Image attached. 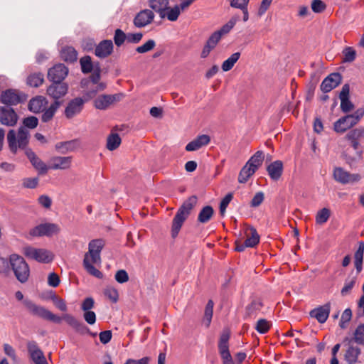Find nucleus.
Wrapping results in <instances>:
<instances>
[{
	"label": "nucleus",
	"mask_w": 364,
	"mask_h": 364,
	"mask_svg": "<svg viewBox=\"0 0 364 364\" xmlns=\"http://www.w3.org/2000/svg\"><path fill=\"white\" fill-rule=\"evenodd\" d=\"M214 214V210L212 206L206 205L199 212L198 221L201 223H208Z\"/></svg>",
	"instance_id": "obj_36"
},
{
	"label": "nucleus",
	"mask_w": 364,
	"mask_h": 364,
	"mask_svg": "<svg viewBox=\"0 0 364 364\" xmlns=\"http://www.w3.org/2000/svg\"><path fill=\"white\" fill-rule=\"evenodd\" d=\"M27 349L29 357L34 364H48L43 352L38 347L36 341L28 342Z\"/></svg>",
	"instance_id": "obj_12"
},
{
	"label": "nucleus",
	"mask_w": 364,
	"mask_h": 364,
	"mask_svg": "<svg viewBox=\"0 0 364 364\" xmlns=\"http://www.w3.org/2000/svg\"><path fill=\"white\" fill-rule=\"evenodd\" d=\"M245 234L247 237L245 240L246 245L250 246V247H254L259 242V235L253 226L246 225Z\"/></svg>",
	"instance_id": "obj_28"
},
{
	"label": "nucleus",
	"mask_w": 364,
	"mask_h": 364,
	"mask_svg": "<svg viewBox=\"0 0 364 364\" xmlns=\"http://www.w3.org/2000/svg\"><path fill=\"white\" fill-rule=\"evenodd\" d=\"M48 105L47 99L43 96H36L31 98L28 105L30 112L38 114L41 113Z\"/></svg>",
	"instance_id": "obj_21"
},
{
	"label": "nucleus",
	"mask_w": 364,
	"mask_h": 364,
	"mask_svg": "<svg viewBox=\"0 0 364 364\" xmlns=\"http://www.w3.org/2000/svg\"><path fill=\"white\" fill-rule=\"evenodd\" d=\"M166 11L167 13L166 14V16L171 21H176L181 13L180 7L178 5H176L171 9L168 7V9Z\"/></svg>",
	"instance_id": "obj_54"
},
{
	"label": "nucleus",
	"mask_w": 364,
	"mask_h": 364,
	"mask_svg": "<svg viewBox=\"0 0 364 364\" xmlns=\"http://www.w3.org/2000/svg\"><path fill=\"white\" fill-rule=\"evenodd\" d=\"M24 255L32 259L41 263H49L53 259V255L46 249H37L31 246L24 247Z\"/></svg>",
	"instance_id": "obj_6"
},
{
	"label": "nucleus",
	"mask_w": 364,
	"mask_h": 364,
	"mask_svg": "<svg viewBox=\"0 0 364 364\" xmlns=\"http://www.w3.org/2000/svg\"><path fill=\"white\" fill-rule=\"evenodd\" d=\"M354 105L348 98L341 99V109L343 113H348L353 110Z\"/></svg>",
	"instance_id": "obj_60"
},
{
	"label": "nucleus",
	"mask_w": 364,
	"mask_h": 364,
	"mask_svg": "<svg viewBox=\"0 0 364 364\" xmlns=\"http://www.w3.org/2000/svg\"><path fill=\"white\" fill-rule=\"evenodd\" d=\"M113 40L114 44L120 47L127 40V36L122 30L117 28L114 31Z\"/></svg>",
	"instance_id": "obj_48"
},
{
	"label": "nucleus",
	"mask_w": 364,
	"mask_h": 364,
	"mask_svg": "<svg viewBox=\"0 0 364 364\" xmlns=\"http://www.w3.org/2000/svg\"><path fill=\"white\" fill-rule=\"evenodd\" d=\"M356 281L357 276H353L352 277H348L347 279H346L344 285L341 290V294L343 296L348 295L351 292L353 288L354 287Z\"/></svg>",
	"instance_id": "obj_42"
},
{
	"label": "nucleus",
	"mask_w": 364,
	"mask_h": 364,
	"mask_svg": "<svg viewBox=\"0 0 364 364\" xmlns=\"http://www.w3.org/2000/svg\"><path fill=\"white\" fill-rule=\"evenodd\" d=\"M240 57V53L239 52H236L233 54H232L230 55V57H229L227 60H225L223 64H222V70L224 71V72H228L229 70H230L235 63L239 60Z\"/></svg>",
	"instance_id": "obj_41"
},
{
	"label": "nucleus",
	"mask_w": 364,
	"mask_h": 364,
	"mask_svg": "<svg viewBox=\"0 0 364 364\" xmlns=\"http://www.w3.org/2000/svg\"><path fill=\"white\" fill-rule=\"evenodd\" d=\"M68 74V68L63 63L53 65L48 71V78L52 82H62Z\"/></svg>",
	"instance_id": "obj_10"
},
{
	"label": "nucleus",
	"mask_w": 364,
	"mask_h": 364,
	"mask_svg": "<svg viewBox=\"0 0 364 364\" xmlns=\"http://www.w3.org/2000/svg\"><path fill=\"white\" fill-rule=\"evenodd\" d=\"M267 171L273 181H277L280 178L283 173V163L280 160H277L271 163L267 167Z\"/></svg>",
	"instance_id": "obj_25"
},
{
	"label": "nucleus",
	"mask_w": 364,
	"mask_h": 364,
	"mask_svg": "<svg viewBox=\"0 0 364 364\" xmlns=\"http://www.w3.org/2000/svg\"><path fill=\"white\" fill-rule=\"evenodd\" d=\"M117 99V95H102L95 99L94 105L98 109H106Z\"/></svg>",
	"instance_id": "obj_24"
},
{
	"label": "nucleus",
	"mask_w": 364,
	"mask_h": 364,
	"mask_svg": "<svg viewBox=\"0 0 364 364\" xmlns=\"http://www.w3.org/2000/svg\"><path fill=\"white\" fill-rule=\"evenodd\" d=\"M354 340L358 344H364V323L360 324L354 333Z\"/></svg>",
	"instance_id": "obj_56"
},
{
	"label": "nucleus",
	"mask_w": 364,
	"mask_h": 364,
	"mask_svg": "<svg viewBox=\"0 0 364 364\" xmlns=\"http://www.w3.org/2000/svg\"><path fill=\"white\" fill-rule=\"evenodd\" d=\"M331 215L330 210L323 208L318 211L316 215V222L317 224L322 225L326 223Z\"/></svg>",
	"instance_id": "obj_47"
},
{
	"label": "nucleus",
	"mask_w": 364,
	"mask_h": 364,
	"mask_svg": "<svg viewBox=\"0 0 364 364\" xmlns=\"http://www.w3.org/2000/svg\"><path fill=\"white\" fill-rule=\"evenodd\" d=\"M105 245L102 239L92 240L88 244V252L85 255H87V258L94 264L101 263L100 253Z\"/></svg>",
	"instance_id": "obj_8"
},
{
	"label": "nucleus",
	"mask_w": 364,
	"mask_h": 364,
	"mask_svg": "<svg viewBox=\"0 0 364 364\" xmlns=\"http://www.w3.org/2000/svg\"><path fill=\"white\" fill-rule=\"evenodd\" d=\"M105 295L109 298L112 302L116 303L118 301V291L114 287H108L105 289Z\"/></svg>",
	"instance_id": "obj_57"
},
{
	"label": "nucleus",
	"mask_w": 364,
	"mask_h": 364,
	"mask_svg": "<svg viewBox=\"0 0 364 364\" xmlns=\"http://www.w3.org/2000/svg\"><path fill=\"white\" fill-rule=\"evenodd\" d=\"M80 146V141L77 139L58 142L55 147L57 151L63 154L75 151Z\"/></svg>",
	"instance_id": "obj_26"
},
{
	"label": "nucleus",
	"mask_w": 364,
	"mask_h": 364,
	"mask_svg": "<svg viewBox=\"0 0 364 364\" xmlns=\"http://www.w3.org/2000/svg\"><path fill=\"white\" fill-rule=\"evenodd\" d=\"M25 154L29 159L32 166L38 171L39 174H46L48 171V166L46 164L32 151L31 149H27Z\"/></svg>",
	"instance_id": "obj_18"
},
{
	"label": "nucleus",
	"mask_w": 364,
	"mask_h": 364,
	"mask_svg": "<svg viewBox=\"0 0 364 364\" xmlns=\"http://www.w3.org/2000/svg\"><path fill=\"white\" fill-rule=\"evenodd\" d=\"M264 159V152L262 151H257L253 156L250 157L247 163L257 171L262 166Z\"/></svg>",
	"instance_id": "obj_37"
},
{
	"label": "nucleus",
	"mask_w": 364,
	"mask_h": 364,
	"mask_svg": "<svg viewBox=\"0 0 364 364\" xmlns=\"http://www.w3.org/2000/svg\"><path fill=\"white\" fill-rule=\"evenodd\" d=\"M213 306H214V303L212 300H209L205 306V312H204V318L206 322L205 325L207 327H208L210 326L211 320H212Z\"/></svg>",
	"instance_id": "obj_51"
},
{
	"label": "nucleus",
	"mask_w": 364,
	"mask_h": 364,
	"mask_svg": "<svg viewBox=\"0 0 364 364\" xmlns=\"http://www.w3.org/2000/svg\"><path fill=\"white\" fill-rule=\"evenodd\" d=\"M331 310L329 302L311 310L309 313L311 317L315 318L319 323H323L326 321Z\"/></svg>",
	"instance_id": "obj_20"
},
{
	"label": "nucleus",
	"mask_w": 364,
	"mask_h": 364,
	"mask_svg": "<svg viewBox=\"0 0 364 364\" xmlns=\"http://www.w3.org/2000/svg\"><path fill=\"white\" fill-rule=\"evenodd\" d=\"M262 303L259 299H252L251 303L246 306V316H252L260 311Z\"/></svg>",
	"instance_id": "obj_40"
},
{
	"label": "nucleus",
	"mask_w": 364,
	"mask_h": 364,
	"mask_svg": "<svg viewBox=\"0 0 364 364\" xmlns=\"http://www.w3.org/2000/svg\"><path fill=\"white\" fill-rule=\"evenodd\" d=\"M256 170L251 167L247 163L242 168L238 176V182L240 183H246L249 178L252 176Z\"/></svg>",
	"instance_id": "obj_34"
},
{
	"label": "nucleus",
	"mask_w": 364,
	"mask_h": 364,
	"mask_svg": "<svg viewBox=\"0 0 364 364\" xmlns=\"http://www.w3.org/2000/svg\"><path fill=\"white\" fill-rule=\"evenodd\" d=\"M61 101L54 100V102L51 103L48 108L46 107L45 109L41 112V121L45 123L50 122L53 118L55 114L61 106Z\"/></svg>",
	"instance_id": "obj_27"
},
{
	"label": "nucleus",
	"mask_w": 364,
	"mask_h": 364,
	"mask_svg": "<svg viewBox=\"0 0 364 364\" xmlns=\"http://www.w3.org/2000/svg\"><path fill=\"white\" fill-rule=\"evenodd\" d=\"M347 139L360 140L364 138V128L360 127L350 130L346 136Z\"/></svg>",
	"instance_id": "obj_50"
},
{
	"label": "nucleus",
	"mask_w": 364,
	"mask_h": 364,
	"mask_svg": "<svg viewBox=\"0 0 364 364\" xmlns=\"http://www.w3.org/2000/svg\"><path fill=\"white\" fill-rule=\"evenodd\" d=\"M156 46V42L153 39H149L143 45L138 46L136 48V51L139 53H145L154 48Z\"/></svg>",
	"instance_id": "obj_52"
},
{
	"label": "nucleus",
	"mask_w": 364,
	"mask_h": 364,
	"mask_svg": "<svg viewBox=\"0 0 364 364\" xmlns=\"http://www.w3.org/2000/svg\"><path fill=\"white\" fill-rule=\"evenodd\" d=\"M342 80V76L339 73H333L328 75L321 82V90L324 93L329 92L336 88Z\"/></svg>",
	"instance_id": "obj_16"
},
{
	"label": "nucleus",
	"mask_w": 364,
	"mask_h": 364,
	"mask_svg": "<svg viewBox=\"0 0 364 364\" xmlns=\"http://www.w3.org/2000/svg\"><path fill=\"white\" fill-rule=\"evenodd\" d=\"M68 85L65 82H53L47 89L48 95L54 99L59 100L60 98L68 93Z\"/></svg>",
	"instance_id": "obj_17"
},
{
	"label": "nucleus",
	"mask_w": 364,
	"mask_h": 364,
	"mask_svg": "<svg viewBox=\"0 0 364 364\" xmlns=\"http://www.w3.org/2000/svg\"><path fill=\"white\" fill-rule=\"evenodd\" d=\"M221 36L220 33H217L216 31L214 32L208 39L206 42V45L209 46L210 47L214 48L219 41L220 40Z\"/></svg>",
	"instance_id": "obj_64"
},
{
	"label": "nucleus",
	"mask_w": 364,
	"mask_h": 364,
	"mask_svg": "<svg viewBox=\"0 0 364 364\" xmlns=\"http://www.w3.org/2000/svg\"><path fill=\"white\" fill-rule=\"evenodd\" d=\"M333 178L340 183L347 184L359 181L361 176L358 173H350L343 168L336 167L333 170Z\"/></svg>",
	"instance_id": "obj_9"
},
{
	"label": "nucleus",
	"mask_w": 364,
	"mask_h": 364,
	"mask_svg": "<svg viewBox=\"0 0 364 364\" xmlns=\"http://www.w3.org/2000/svg\"><path fill=\"white\" fill-rule=\"evenodd\" d=\"M230 338V331L228 328H224L220 333L218 341V351L221 356L223 364H235L229 350Z\"/></svg>",
	"instance_id": "obj_5"
},
{
	"label": "nucleus",
	"mask_w": 364,
	"mask_h": 364,
	"mask_svg": "<svg viewBox=\"0 0 364 364\" xmlns=\"http://www.w3.org/2000/svg\"><path fill=\"white\" fill-rule=\"evenodd\" d=\"M233 198L232 193H228L220 201V213L222 216L225 215L226 208Z\"/></svg>",
	"instance_id": "obj_55"
},
{
	"label": "nucleus",
	"mask_w": 364,
	"mask_h": 364,
	"mask_svg": "<svg viewBox=\"0 0 364 364\" xmlns=\"http://www.w3.org/2000/svg\"><path fill=\"white\" fill-rule=\"evenodd\" d=\"M80 63L81 65V70L82 73L87 74L93 70V62L92 58L89 55H85L80 58Z\"/></svg>",
	"instance_id": "obj_45"
},
{
	"label": "nucleus",
	"mask_w": 364,
	"mask_h": 364,
	"mask_svg": "<svg viewBox=\"0 0 364 364\" xmlns=\"http://www.w3.org/2000/svg\"><path fill=\"white\" fill-rule=\"evenodd\" d=\"M343 63H351L356 58V51L352 47H346L343 50Z\"/></svg>",
	"instance_id": "obj_49"
},
{
	"label": "nucleus",
	"mask_w": 364,
	"mask_h": 364,
	"mask_svg": "<svg viewBox=\"0 0 364 364\" xmlns=\"http://www.w3.org/2000/svg\"><path fill=\"white\" fill-rule=\"evenodd\" d=\"M116 281L119 284H123L129 280V275L124 269L118 270L114 276Z\"/></svg>",
	"instance_id": "obj_63"
},
{
	"label": "nucleus",
	"mask_w": 364,
	"mask_h": 364,
	"mask_svg": "<svg viewBox=\"0 0 364 364\" xmlns=\"http://www.w3.org/2000/svg\"><path fill=\"white\" fill-rule=\"evenodd\" d=\"M38 124V119L35 116L25 117L23 119V127L27 129H35Z\"/></svg>",
	"instance_id": "obj_53"
},
{
	"label": "nucleus",
	"mask_w": 364,
	"mask_h": 364,
	"mask_svg": "<svg viewBox=\"0 0 364 364\" xmlns=\"http://www.w3.org/2000/svg\"><path fill=\"white\" fill-rule=\"evenodd\" d=\"M352 311L350 309H346L342 314L339 326L341 328H346L347 323L351 319Z\"/></svg>",
	"instance_id": "obj_58"
},
{
	"label": "nucleus",
	"mask_w": 364,
	"mask_h": 364,
	"mask_svg": "<svg viewBox=\"0 0 364 364\" xmlns=\"http://www.w3.org/2000/svg\"><path fill=\"white\" fill-rule=\"evenodd\" d=\"M169 0H149V6L159 13L161 18L166 16L165 11L168 9Z\"/></svg>",
	"instance_id": "obj_30"
},
{
	"label": "nucleus",
	"mask_w": 364,
	"mask_h": 364,
	"mask_svg": "<svg viewBox=\"0 0 364 364\" xmlns=\"http://www.w3.org/2000/svg\"><path fill=\"white\" fill-rule=\"evenodd\" d=\"M114 46L111 40H103L95 47V54L100 58L109 56L113 51Z\"/></svg>",
	"instance_id": "obj_22"
},
{
	"label": "nucleus",
	"mask_w": 364,
	"mask_h": 364,
	"mask_svg": "<svg viewBox=\"0 0 364 364\" xmlns=\"http://www.w3.org/2000/svg\"><path fill=\"white\" fill-rule=\"evenodd\" d=\"M85 102L82 97L71 100L65 109V115L68 119H72L80 114L83 109Z\"/></svg>",
	"instance_id": "obj_15"
},
{
	"label": "nucleus",
	"mask_w": 364,
	"mask_h": 364,
	"mask_svg": "<svg viewBox=\"0 0 364 364\" xmlns=\"http://www.w3.org/2000/svg\"><path fill=\"white\" fill-rule=\"evenodd\" d=\"M154 18V14L149 9L139 11L134 19V24L137 28H142L151 23Z\"/></svg>",
	"instance_id": "obj_19"
},
{
	"label": "nucleus",
	"mask_w": 364,
	"mask_h": 364,
	"mask_svg": "<svg viewBox=\"0 0 364 364\" xmlns=\"http://www.w3.org/2000/svg\"><path fill=\"white\" fill-rule=\"evenodd\" d=\"M210 141V137L207 134L198 136L193 141L186 146V151H194L200 149L201 147L208 145Z\"/></svg>",
	"instance_id": "obj_23"
},
{
	"label": "nucleus",
	"mask_w": 364,
	"mask_h": 364,
	"mask_svg": "<svg viewBox=\"0 0 364 364\" xmlns=\"http://www.w3.org/2000/svg\"><path fill=\"white\" fill-rule=\"evenodd\" d=\"M23 304L27 310L33 316H38L45 320L53 321L55 323H60L61 321L63 320V316L60 317L53 314L51 311H48L43 306L36 304L30 299H24Z\"/></svg>",
	"instance_id": "obj_4"
},
{
	"label": "nucleus",
	"mask_w": 364,
	"mask_h": 364,
	"mask_svg": "<svg viewBox=\"0 0 364 364\" xmlns=\"http://www.w3.org/2000/svg\"><path fill=\"white\" fill-rule=\"evenodd\" d=\"M44 82V76L41 73H34L29 75L26 79V83L32 87H38Z\"/></svg>",
	"instance_id": "obj_35"
},
{
	"label": "nucleus",
	"mask_w": 364,
	"mask_h": 364,
	"mask_svg": "<svg viewBox=\"0 0 364 364\" xmlns=\"http://www.w3.org/2000/svg\"><path fill=\"white\" fill-rule=\"evenodd\" d=\"M38 184V178H25L23 179L22 185L26 188H35Z\"/></svg>",
	"instance_id": "obj_62"
},
{
	"label": "nucleus",
	"mask_w": 364,
	"mask_h": 364,
	"mask_svg": "<svg viewBox=\"0 0 364 364\" xmlns=\"http://www.w3.org/2000/svg\"><path fill=\"white\" fill-rule=\"evenodd\" d=\"M61 58L69 63H74L77 59V50L71 46H65L60 51Z\"/></svg>",
	"instance_id": "obj_32"
},
{
	"label": "nucleus",
	"mask_w": 364,
	"mask_h": 364,
	"mask_svg": "<svg viewBox=\"0 0 364 364\" xmlns=\"http://www.w3.org/2000/svg\"><path fill=\"white\" fill-rule=\"evenodd\" d=\"M272 326V323L265 318L259 319L255 325L256 331L261 333L264 334L268 332Z\"/></svg>",
	"instance_id": "obj_46"
},
{
	"label": "nucleus",
	"mask_w": 364,
	"mask_h": 364,
	"mask_svg": "<svg viewBox=\"0 0 364 364\" xmlns=\"http://www.w3.org/2000/svg\"><path fill=\"white\" fill-rule=\"evenodd\" d=\"M18 117L11 107H0V122L3 125L14 127L18 122Z\"/></svg>",
	"instance_id": "obj_14"
},
{
	"label": "nucleus",
	"mask_w": 364,
	"mask_h": 364,
	"mask_svg": "<svg viewBox=\"0 0 364 364\" xmlns=\"http://www.w3.org/2000/svg\"><path fill=\"white\" fill-rule=\"evenodd\" d=\"M360 354V348L350 345L346 351L345 360L348 364H355Z\"/></svg>",
	"instance_id": "obj_33"
},
{
	"label": "nucleus",
	"mask_w": 364,
	"mask_h": 364,
	"mask_svg": "<svg viewBox=\"0 0 364 364\" xmlns=\"http://www.w3.org/2000/svg\"><path fill=\"white\" fill-rule=\"evenodd\" d=\"M264 199V193L262 191L256 193L250 202V206L256 208L259 206Z\"/></svg>",
	"instance_id": "obj_61"
},
{
	"label": "nucleus",
	"mask_w": 364,
	"mask_h": 364,
	"mask_svg": "<svg viewBox=\"0 0 364 364\" xmlns=\"http://www.w3.org/2000/svg\"><path fill=\"white\" fill-rule=\"evenodd\" d=\"M63 318L76 332L80 334H90L92 336H96L97 333L90 332V329L83 322L79 321L73 315L65 314L63 316Z\"/></svg>",
	"instance_id": "obj_11"
},
{
	"label": "nucleus",
	"mask_w": 364,
	"mask_h": 364,
	"mask_svg": "<svg viewBox=\"0 0 364 364\" xmlns=\"http://www.w3.org/2000/svg\"><path fill=\"white\" fill-rule=\"evenodd\" d=\"M311 7L314 13H321L326 9V5L321 0H313Z\"/></svg>",
	"instance_id": "obj_59"
},
{
	"label": "nucleus",
	"mask_w": 364,
	"mask_h": 364,
	"mask_svg": "<svg viewBox=\"0 0 364 364\" xmlns=\"http://www.w3.org/2000/svg\"><path fill=\"white\" fill-rule=\"evenodd\" d=\"M364 255V242H358V248L354 254V266L356 269L357 274L361 272L363 269V262Z\"/></svg>",
	"instance_id": "obj_31"
},
{
	"label": "nucleus",
	"mask_w": 364,
	"mask_h": 364,
	"mask_svg": "<svg viewBox=\"0 0 364 364\" xmlns=\"http://www.w3.org/2000/svg\"><path fill=\"white\" fill-rule=\"evenodd\" d=\"M59 227L54 223H43L33 228L30 234L34 237L52 236L59 232Z\"/></svg>",
	"instance_id": "obj_13"
},
{
	"label": "nucleus",
	"mask_w": 364,
	"mask_h": 364,
	"mask_svg": "<svg viewBox=\"0 0 364 364\" xmlns=\"http://www.w3.org/2000/svg\"><path fill=\"white\" fill-rule=\"evenodd\" d=\"M52 165L50 168L57 169H66L70 166L72 162L71 156H55L51 159Z\"/></svg>",
	"instance_id": "obj_29"
},
{
	"label": "nucleus",
	"mask_w": 364,
	"mask_h": 364,
	"mask_svg": "<svg viewBox=\"0 0 364 364\" xmlns=\"http://www.w3.org/2000/svg\"><path fill=\"white\" fill-rule=\"evenodd\" d=\"M197 202L198 197L193 195L188 198L181 205L173 219L171 228L172 237L175 238L178 235L184 221L190 215L191 210L196 205Z\"/></svg>",
	"instance_id": "obj_1"
},
{
	"label": "nucleus",
	"mask_w": 364,
	"mask_h": 364,
	"mask_svg": "<svg viewBox=\"0 0 364 364\" xmlns=\"http://www.w3.org/2000/svg\"><path fill=\"white\" fill-rule=\"evenodd\" d=\"M121 138L117 133H112L107 139V148L109 151L117 149L121 144Z\"/></svg>",
	"instance_id": "obj_39"
},
{
	"label": "nucleus",
	"mask_w": 364,
	"mask_h": 364,
	"mask_svg": "<svg viewBox=\"0 0 364 364\" xmlns=\"http://www.w3.org/2000/svg\"><path fill=\"white\" fill-rule=\"evenodd\" d=\"M364 115V108H358L353 114L342 117V121L350 119V125H355Z\"/></svg>",
	"instance_id": "obj_44"
},
{
	"label": "nucleus",
	"mask_w": 364,
	"mask_h": 364,
	"mask_svg": "<svg viewBox=\"0 0 364 364\" xmlns=\"http://www.w3.org/2000/svg\"><path fill=\"white\" fill-rule=\"evenodd\" d=\"M341 119H342V117L339 118L333 124V129L336 132L343 133L347 129H348L354 126V125H350V119H346L345 121H342Z\"/></svg>",
	"instance_id": "obj_43"
},
{
	"label": "nucleus",
	"mask_w": 364,
	"mask_h": 364,
	"mask_svg": "<svg viewBox=\"0 0 364 364\" xmlns=\"http://www.w3.org/2000/svg\"><path fill=\"white\" fill-rule=\"evenodd\" d=\"M92 262L90 259V258H87V255H85L84 259H83V267L85 269V270L91 275L97 277V278H102L103 274L102 273L96 269L93 265Z\"/></svg>",
	"instance_id": "obj_38"
},
{
	"label": "nucleus",
	"mask_w": 364,
	"mask_h": 364,
	"mask_svg": "<svg viewBox=\"0 0 364 364\" xmlns=\"http://www.w3.org/2000/svg\"><path fill=\"white\" fill-rule=\"evenodd\" d=\"M9 263L18 281L21 283L26 282L30 275V269L24 258L13 254L9 257Z\"/></svg>",
	"instance_id": "obj_3"
},
{
	"label": "nucleus",
	"mask_w": 364,
	"mask_h": 364,
	"mask_svg": "<svg viewBox=\"0 0 364 364\" xmlns=\"http://www.w3.org/2000/svg\"><path fill=\"white\" fill-rule=\"evenodd\" d=\"M26 100V95L13 89H9L3 91L0 95L1 103L9 107L16 105L24 102Z\"/></svg>",
	"instance_id": "obj_7"
},
{
	"label": "nucleus",
	"mask_w": 364,
	"mask_h": 364,
	"mask_svg": "<svg viewBox=\"0 0 364 364\" xmlns=\"http://www.w3.org/2000/svg\"><path fill=\"white\" fill-rule=\"evenodd\" d=\"M30 134L29 132L23 127H20L18 130V135L14 129H11L7 133V142L9 148L11 153L16 154L18 149H25L29 143Z\"/></svg>",
	"instance_id": "obj_2"
}]
</instances>
